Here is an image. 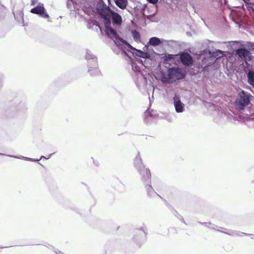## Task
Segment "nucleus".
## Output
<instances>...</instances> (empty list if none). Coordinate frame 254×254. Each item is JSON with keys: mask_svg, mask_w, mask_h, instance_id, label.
<instances>
[{"mask_svg": "<svg viewBox=\"0 0 254 254\" xmlns=\"http://www.w3.org/2000/svg\"><path fill=\"white\" fill-rule=\"evenodd\" d=\"M120 41L121 43L118 46L122 51L125 56L127 57L130 61L132 60V57L135 59L136 58H141L145 59L148 57V55L144 52L133 47L126 40L120 38Z\"/></svg>", "mask_w": 254, "mask_h": 254, "instance_id": "f257e3e1", "label": "nucleus"}, {"mask_svg": "<svg viewBox=\"0 0 254 254\" xmlns=\"http://www.w3.org/2000/svg\"><path fill=\"white\" fill-rule=\"evenodd\" d=\"M85 59L87 61L88 72L91 76H97L101 74L98 68L97 58L90 51L86 50Z\"/></svg>", "mask_w": 254, "mask_h": 254, "instance_id": "f03ea898", "label": "nucleus"}, {"mask_svg": "<svg viewBox=\"0 0 254 254\" xmlns=\"http://www.w3.org/2000/svg\"><path fill=\"white\" fill-rule=\"evenodd\" d=\"M168 72L170 76L175 77V78L167 77L166 80L169 83H174L184 79L187 75V72L184 69L175 66L169 68Z\"/></svg>", "mask_w": 254, "mask_h": 254, "instance_id": "7ed1b4c3", "label": "nucleus"}, {"mask_svg": "<svg viewBox=\"0 0 254 254\" xmlns=\"http://www.w3.org/2000/svg\"><path fill=\"white\" fill-rule=\"evenodd\" d=\"M133 165L139 174L140 178H143V179L144 180L145 176L148 178V175L151 174L150 169L148 168H145V166L143 164L139 152H137L136 157L134 159Z\"/></svg>", "mask_w": 254, "mask_h": 254, "instance_id": "20e7f679", "label": "nucleus"}, {"mask_svg": "<svg viewBox=\"0 0 254 254\" xmlns=\"http://www.w3.org/2000/svg\"><path fill=\"white\" fill-rule=\"evenodd\" d=\"M252 98L253 96L250 93L242 90L239 93L235 101V105L238 109L243 110L250 103Z\"/></svg>", "mask_w": 254, "mask_h": 254, "instance_id": "39448f33", "label": "nucleus"}, {"mask_svg": "<svg viewBox=\"0 0 254 254\" xmlns=\"http://www.w3.org/2000/svg\"><path fill=\"white\" fill-rule=\"evenodd\" d=\"M148 177H145L144 180L143 178H140V181L144 186L145 191L149 197H152L155 196H161L155 191L151 186V174L148 175Z\"/></svg>", "mask_w": 254, "mask_h": 254, "instance_id": "423d86ee", "label": "nucleus"}, {"mask_svg": "<svg viewBox=\"0 0 254 254\" xmlns=\"http://www.w3.org/2000/svg\"><path fill=\"white\" fill-rule=\"evenodd\" d=\"M30 12L36 14L44 18H49L50 16L45 8L44 4L42 3H39L38 4L30 10Z\"/></svg>", "mask_w": 254, "mask_h": 254, "instance_id": "0eeeda50", "label": "nucleus"}, {"mask_svg": "<svg viewBox=\"0 0 254 254\" xmlns=\"http://www.w3.org/2000/svg\"><path fill=\"white\" fill-rule=\"evenodd\" d=\"M146 235L147 233L141 227L135 230L133 239L137 245H140L145 240Z\"/></svg>", "mask_w": 254, "mask_h": 254, "instance_id": "6e6552de", "label": "nucleus"}, {"mask_svg": "<svg viewBox=\"0 0 254 254\" xmlns=\"http://www.w3.org/2000/svg\"><path fill=\"white\" fill-rule=\"evenodd\" d=\"M173 105L177 113H181L185 111V104L181 101L180 96L176 94L173 97Z\"/></svg>", "mask_w": 254, "mask_h": 254, "instance_id": "1a4fd4ad", "label": "nucleus"}, {"mask_svg": "<svg viewBox=\"0 0 254 254\" xmlns=\"http://www.w3.org/2000/svg\"><path fill=\"white\" fill-rule=\"evenodd\" d=\"M180 60L182 64L186 66H191L193 65L192 56L185 51L180 54Z\"/></svg>", "mask_w": 254, "mask_h": 254, "instance_id": "9d476101", "label": "nucleus"}, {"mask_svg": "<svg viewBox=\"0 0 254 254\" xmlns=\"http://www.w3.org/2000/svg\"><path fill=\"white\" fill-rule=\"evenodd\" d=\"M164 39L152 37L149 39L148 44L153 47L161 46H164Z\"/></svg>", "mask_w": 254, "mask_h": 254, "instance_id": "9b49d317", "label": "nucleus"}, {"mask_svg": "<svg viewBox=\"0 0 254 254\" xmlns=\"http://www.w3.org/2000/svg\"><path fill=\"white\" fill-rule=\"evenodd\" d=\"M164 46H166L169 48L175 50L181 46L179 42L173 40H165Z\"/></svg>", "mask_w": 254, "mask_h": 254, "instance_id": "f8f14e48", "label": "nucleus"}, {"mask_svg": "<svg viewBox=\"0 0 254 254\" xmlns=\"http://www.w3.org/2000/svg\"><path fill=\"white\" fill-rule=\"evenodd\" d=\"M112 23L115 25H120L122 23V17L118 13H114L112 15Z\"/></svg>", "mask_w": 254, "mask_h": 254, "instance_id": "ddd939ff", "label": "nucleus"}, {"mask_svg": "<svg viewBox=\"0 0 254 254\" xmlns=\"http://www.w3.org/2000/svg\"><path fill=\"white\" fill-rule=\"evenodd\" d=\"M156 115L157 113L156 111L147 110L144 113V122L145 123H148L149 121V117L155 116Z\"/></svg>", "mask_w": 254, "mask_h": 254, "instance_id": "4468645a", "label": "nucleus"}, {"mask_svg": "<svg viewBox=\"0 0 254 254\" xmlns=\"http://www.w3.org/2000/svg\"><path fill=\"white\" fill-rule=\"evenodd\" d=\"M116 5L121 9L126 8L128 4V0H114Z\"/></svg>", "mask_w": 254, "mask_h": 254, "instance_id": "2eb2a0df", "label": "nucleus"}, {"mask_svg": "<svg viewBox=\"0 0 254 254\" xmlns=\"http://www.w3.org/2000/svg\"><path fill=\"white\" fill-rule=\"evenodd\" d=\"M105 32L107 35L114 37H117L118 36L117 31L110 25H106L105 26Z\"/></svg>", "mask_w": 254, "mask_h": 254, "instance_id": "dca6fc26", "label": "nucleus"}, {"mask_svg": "<svg viewBox=\"0 0 254 254\" xmlns=\"http://www.w3.org/2000/svg\"><path fill=\"white\" fill-rule=\"evenodd\" d=\"M8 156L10 157L20 159H22V160H25V161H32V162H37V163H39V162L40 160V159H34V158H29V157H25V156H15V155H8Z\"/></svg>", "mask_w": 254, "mask_h": 254, "instance_id": "f3484780", "label": "nucleus"}, {"mask_svg": "<svg viewBox=\"0 0 254 254\" xmlns=\"http://www.w3.org/2000/svg\"><path fill=\"white\" fill-rule=\"evenodd\" d=\"M248 82L252 86H254V71H249L247 73Z\"/></svg>", "mask_w": 254, "mask_h": 254, "instance_id": "a211bd4d", "label": "nucleus"}, {"mask_svg": "<svg viewBox=\"0 0 254 254\" xmlns=\"http://www.w3.org/2000/svg\"><path fill=\"white\" fill-rule=\"evenodd\" d=\"M109 8V6L107 5L105 2L101 0L99 1L97 5V9L99 11H105Z\"/></svg>", "mask_w": 254, "mask_h": 254, "instance_id": "6ab92c4d", "label": "nucleus"}, {"mask_svg": "<svg viewBox=\"0 0 254 254\" xmlns=\"http://www.w3.org/2000/svg\"><path fill=\"white\" fill-rule=\"evenodd\" d=\"M26 109V105L24 102H20L16 107V110L17 111H24Z\"/></svg>", "mask_w": 254, "mask_h": 254, "instance_id": "aec40b11", "label": "nucleus"}, {"mask_svg": "<svg viewBox=\"0 0 254 254\" xmlns=\"http://www.w3.org/2000/svg\"><path fill=\"white\" fill-rule=\"evenodd\" d=\"M130 64L131 65L132 70L135 72H139L140 68L137 65V63L136 62H132L131 60L130 61Z\"/></svg>", "mask_w": 254, "mask_h": 254, "instance_id": "412c9836", "label": "nucleus"}, {"mask_svg": "<svg viewBox=\"0 0 254 254\" xmlns=\"http://www.w3.org/2000/svg\"><path fill=\"white\" fill-rule=\"evenodd\" d=\"M141 58H136L135 62L138 64H141L142 65H144L145 67L148 66L147 65H146V58L143 59V60H142Z\"/></svg>", "mask_w": 254, "mask_h": 254, "instance_id": "4be33fe9", "label": "nucleus"}, {"mask_svg": "<svg viewBox=\"0 0 254 254\" xmlns=\"http://www.w3.org/2000/svg\"><path fill=\"white\" fill-rule=\"evenodd\" d=\"M173 214L175 215V216H176L181 222L184 223L185 224H187L186 223V222L184 220V218H183V217L178 212L177 210H174V212H173Z\"/></svg>", "mask_w": 254, "mask_h": 254, "instance_id": "5701e85b", "label": "nucleus"}, {"mask_svg": "<svg viewBox=\"0 0 254 254\" xmlns=\"http://www.w3.org/2000/svg\"><path fill=\"white\" fill-rule=\"evenodd\" d=\"M222 233L231 236L235 235V231L227 229L226 231H222Z\"/></svg>", "mask_w": 254, "mask_h": 254, "instance_id": "b1692460", "label": "nucleus"}, {"mask_svg": "<svg viewBox=\"0 0 254 254\" xmlns=\"http://www.w3.org/2000/svg\"><path fill=\"white\" fill-rule=\"evenodd\" d=\"M198 223L202 225L205 226V227H207L208 228H210V225H211V223L210 222H198Z\"/></svg>", "mask_w": 254, "mask_h": 254, "instance_id": "393cba45", "label": "nucleus"}, {"mask_svg": "<svg viewBox=\"0 0 254 254\" xmlns=\"http://www.w3.org/2000/svg\"><path fill=\"white\" fill-rule=\"evenodd\" d=\"M243 234H245L246 235H249V234L245 233L242 232L235 231V235H237L238 236H242Z\"/></svg>", "mask_w": 254, "mask_h": 254, "instance_id": "a878e982", "label": "nucleus"}, {"mask_svg": "<svg viewBox=\"0 0 254 254\" xmlns=\"http://www.w3.org/2000/svg\"><path fill=\"white\" fill-rule=\"evenodd\" d=\"M132 36L135 41L138 40L140 38V35L138 33H133Z\"/></svg>", "mask_w": 254, "mask_h": 254, "instance_id": "bb28decb", "label": "nucleus"}, {"mask_svg": "<svg viewBox=\"0 0 254 254\" xmlns=\"http://www.w3.org/2000/svg\"><path fill=\"white\" fill-rule=\"evenodd\" d=\"M147 1L152 4H155L157 3L158 0H147Z\"/></svg>", "mask_w": 254, "mask_h": 254, "instance_id": "cd10ccee", "label": "nucleus"}, {"mask_svg": "<svg viewBox=\"0 0 254 254\" xmlns=\"http://www.w3.org/2000/svg\"><path fill=\"white\" fill-rule=\"evenodd\" d=\"M219 229H217V231L221 232L222 233V231H226V230H227V229H225V228H223V227H219Z\"/></svg>", "mask_w": 254, "mask_h": 254, "instance_id": "c85d7f7f", "label": "nucleus"}, {"mask_svg": "<svg viewBox=\"0 0 254 254\" xmlns=\"http://www.w3.org/2000/svg\"><path fill=\"white\" fill-rule=\"evenodd\" d=\"M249 9L253 13V14L254 15V8L253 6H248Z\"/></svg>", "mask_w": 254, "mask_h": 254, "instance_id": "c756f323", "label": "nucleus"}, {"mask_svg": "<svg viewBox=\"0 0 254 254\" xmlns=\"http://www.w3.org/2000/svg\"><path fill=\"white\" fill-rule=\"evenodd\" d=\"M54 252L57 254H64V253H63V252L60 251L59 250H55L54 251Z\"/></svg>", "mask_w": 254, "mask_h": 254, "instance_id": "7c9ffc66", "label": "nucleus"}, {"mask_svg": "<svg viewBox=\"0 0 254 254\" xmlns=\"http://www.w3.org/2000/svg\"><path fill=\"white\" fill-rule=\"evenodd\" d=\"M55 154V153H51V154H49L48 156H47V157L45 158L46 159H49V158H50L51 157V156L54 154Z\"/></svg>", "mask_w": 254, "mask_h": 254, "instance_id": "2f4dec72", "label": "nucleus"}, {"mask_svg": "<svg viewBox=\"0 0 254 254\" xmlns=\"http://www.w3.org/2000/svg\"><path fill=\"white\" fill-rule=\"evenodd\" d=\"M211 225V226H210V228L212 229H215V225L214 224H211V225Z\"/></svg>", "mask_w": 254, "mask_h": 254, "instance_id": "473e14b6", "label": "nucleus"}, {"mask_svg": "<svg viewBox=\"0 0 254 254\" xmlns=\"http://www.w3.org/2000/svg\"><path fill=\"white\" fill-rule=\"evenodd\" d=\"M36 4V1L35 0H33L31 1V5H34Z\"/></svg>", "mask_w": 254, "mask_h": 254, "instance_id": "72a5a7b5", "label": "nucleus"}, {"mask_svg": "<svg viewBox=\"0 0 254 254\" xmlns=\"http://www.w3.org/2000/svg\"><path fill=\"white\" fill-rule=\"evenodd\" d=\"M250 47L252 49L254 50V43H253L251 44V46H250Z\"/></svg>", "mask_w": 254, "mask_h": 254, "instance_id": "f704fd0d", "label": "nucleus"}, {"mask_svg": "<svg viewBox=\"0 0 254 254\" xmlns=\"http://www.w3.org/2000/svg\"><path fill=\"white\" fill-rule=\"evenodd\" d=\"M2 82L1 80H0V89L1 88V87H2Z\"/></svg>", "mask_w": 254, "mask_h": 254, "instance_id": "c9c22d12", "label": "nucleus"}, {"mask_svg": "<svg viewBox=\"0 0 254 254\" xmlns=\"http://www.w3.org/2000/svg\"><path fill=\"white\" fill-rule=\"evenodd\" d=\"M45 158H46V157H45V156H43V155H42V156H41V157H40V158L39 159H40V160H41V159H43V158H45Z\"/></svg>", "mask_w": 254, "mask_h": 254, "instance_id": "e433bc0d", "label": "nucleus"}, {"mask_svg": "<svg viewBox=\"0 0 254 254\" xmlns=\"http://www.w3.org/2000/svg\"><path fill=\"white\" fill-rule=\"evenodd\" d=\"M0 155H1V156H5V155H6L7 156H8L9 155H5L4 154H3V153H0Z\"/></svg>", "mask_w": 254, "mask_h": 254, "instance_id": "4c0bfd02", "label": "nucleus"}, {"mask_svg": "<svg viewBox=\"0 0 254 254\" xmlns=\"http://www.w3.org/2000/svg\"><path fill=\"white\" fill-rule=\"evenodd\" d=\"M251 235V239H254V235L253 234H250Z\"/></svg>", "mask_w": 254, "mask_h": 254, "instance_id": "58836bf2", "label": "nucleus"}, {"mask_svg": "<svg viewBox=\"0 0 254 254\" xmlns=\"http://www.w3.org/2000/svg\"><path fill=\"white\" fill-rule=\"evenodd\" d=\"M248 56L251 57H252V55L250 53H248Z\"/></svg>", "mask_w": 254, "mask_h": 254, "instance_id": "ea45409f", "label": "nucleus"}, {"mask_svg": "<svg viewBox=\"0 0 254 254\" xmlns=\"http://www.w3.org/2000/svg\"><path fill=\"white\" fill-rule=\"evenodd\" d=\"M48 21L49 22H51V20H50V19L48 20Z\"/></svg>", "mask_w": 254, "mask_h": 254, "instance_id": "a19ab883", "label": "nucleus"}]
</instances>
